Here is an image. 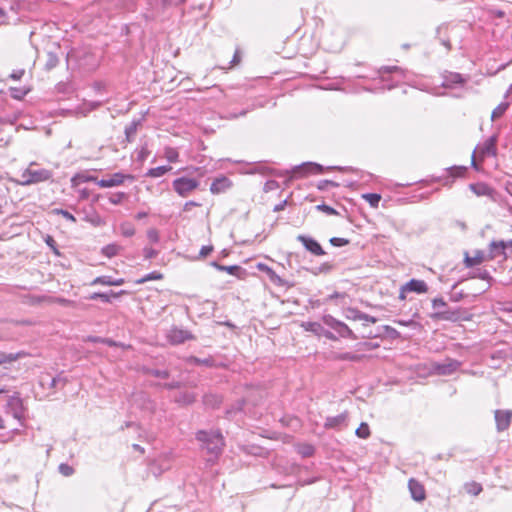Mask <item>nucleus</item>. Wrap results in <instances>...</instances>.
<instances>
[{"label": "nucleus", "instance_id": "ddd939ff", "mask_svg": "<svg viewBox=\"0 0 512 512\" xmlns=\"http://www.w3.org/2000/svg\"><path fill=\"white\" fill-rule=\"evenodd\" d=\"M126 179H133V176L121 172H116L106 179H100L97 181V185L101 188L116 187L123 184Z\"/></svg>", "mask_w": 512, "mask_h": 512}, {"label": "nucleus", "instance_id": "412c9836", "mask_svg": "<svg viewBox=\"0 0 512 512\" xmlns=\"http://www.w3.org/2000/svg\"><path fill=\"white\" fill-rule=\"evenodd\" d=\"M509 246L508 242L503 240L501 241H493L490 244V254L491 258H496L498 256H505V249Z\"/></svg>", "mask_w": 512, "mask_h": 512}, {"label": "nucleus", "instance_id": "2eb2a0df", "mask_svg": "<svg viewBox=\"0 0 512 512\" xmlns=\"http://www.w3.org/2000/svg\"><path fill=\"white\" fill-rule=\"evenodd\" d=\"M512 412L510 410H496L495 421L498 431L508 429L511 423Z\"/></svg>", "mask_w": 512, "mask_h": 512}, {"label": "nucleus", "instance_id": "680f3d73", "mask_svg": "<svg viewBox=\"0 0 512 512\" xmlns=\"http://www.w3.org/2000/svg\"><path fill=\"white\" fill-rule=\"evenodd\" d=\"M361 321H363V325L365 326L367 323H376L377 319L374 316L368 315L366 313H362Z\"/></svg>", "mask_w": 512, "mask_h": 512}, {"label": "nucleus", "instance_id": "c85d7f7f", "mask_svg": "<svg viewBox=\"0 0 512 512\" xmlns=\"http://www.w3.org/2000/svg\"><path fill=\"white\" fill-rule=\"evenodd\" d=\"M171 169H172L171 166H158V167L149 169L146 173V176L152 177V178L161 177L164 174H166L168 171H170Z\"/></svg>", "mask_w": 512, "mask_h": 512}, {"label": "nucleus", "instance_id": "de8ad7c7", "mask_svg": "<svg viewBox=\"0 0 512 512\" xmlns=\"http://www.w3.org/2000/svg\"><path fill=\"white\" fill-rule=\"evenodd\" d=\"M272 172H273V170L271 168H269V167H267L266 165H263V164L256 165L250 171V173H261V174H270Z\"/></svg>", "mask_w": 512, "mask_h": 512}, {"label": "nucleus", "instance_id": "5fc2aeb1", "mask_svg": "<svg viewBox=\"0 0 512 512\" xmlns=\"http://www.w3.org/2000/svg\"><path fill=\"white\" fill-rule=\"evenodd\" d=\"M185 0H154L155 5H161L163 7L172 5V4H180Z\"/></svg>", "mask_w": 512, "mask_h": 512}, {"label": "nucleus", "instance_id": "393cba45", "mask_svg": "<svg viewBox=\"0 0 512 512\" xmlns=\"http://www.w3.org/2000/svg\"><path fill=\"white\" fill-rule=\"evenodd\" d=\"M26 354L24 352H17V353H5L0 352V365L14 362L22 357H24Z\"/></svg>", "mask_w": 512, "mask_h": 512}, {"label": "nucleus", "instance_id": "37998d69", "mask_svg": "<svg viewBox=\"0 0 512 512\" xmlns=\"http://www.w3.org/2000/svg\"><path fill=\"white\" fill-rule=\"evenodd\" d=\"M147 373L151 376L167 379L170 375L168 370H160V369H150L147 371Z\"/></svg>", "mask_w": 512, "mask_h": 512}, {"label": "nucleus", "instance_id": "f3484780", "mask_svg": "<svg viewBox=\"0 0 512 512\" xmlns=\"http://www.w3.org/2000/svg\"><path fill=\"white\" fill-rule=\"evenodd\" d=\"M231 186V180L226 176H221L211 183L210 191L212 194H220L226 192Z\"/></svg>", "mask_w": 512, "mask_h": 512}, {"label": "nucleus", "instance_id": "69168bd1", "mask_svg": "<svg viewBox=\"0 0 512 512\" xmlns=\"http://www.w3.org/2000/svg\"><path fill=\"white\" fill-rule=\"evenodd\" d=\"M60 383L62 384V386H64V385H65V383H66V381H65L63 378L59 377V376H58V377H55V378H53V379L51 380V386H52V387H54V388L58 387V385H59Z\"/></svg>", "mask_w": 512, "mask_h": 512}, {"label": "nucleus", "instance_id": "e433bc0d", "mask_svg": "<svg viewBox=\"0 0 512 512\" xmlns=\"http://www.w3.org/2000/svg\"><path fill=\"white\" fill-rule=\"evenodd\" d=\"M508 108V104L507 103H501L499 104L493 111H492V114H491V119L494 121L498 118H500L504 113L505 111L507 110Z\"/></svg>", "mask_w": 512, "mask_h": 512}, {"label": "nucleus", "instance_id": "c9c22d12", "mask_svg": "<svg viewBox=\"0 0 512 512\" xmlns=\"http://www.w3.org/2000/svg\"><path fill=\"white\" fill-rule=\"evenodd\" d=\"M355 433L359 438L367 439L370 436V428L367 423L363 422L356 429Z\"/></svg>", "mask_w": 512, "mask_h": 512}, {"label": "nucleus", "instance_id": "0eeeda50", "mask_svg": "<svg viewBox=\"0 0 512 512\" xmlns=\"http://www.w3.org/2000/svg\"><path fill=\"white\" fill-rule=\"evenodd\" d=\"M461 367V362L456 359L446 358L442 362L432 364L433 371L438 375H451Z\"/></svg>", "mask_w": 512, "mask_h": 512}, {"label": "nucleus", "instance_id": "e2e57ef3", "mask_svg": "<svg viewBox=\"0 0 512 512\" xmlns=\"http://www.w3.org/2000/svg\"><path fill=\"white\" fill-rule=\"evenodd\" d=\"M163 387L168 389V390H173V389H177V388L182 387V383L179 382V381H172V382H169V383H165L163 385Z\"/></svg>", "mask_w": 512, "mask_h": 512}, {"label": "nucleus", "instance_id": "c03bdc74", "mask_svg": "<svg viewBox=\"0 0 512 512\" xmlns=\"http://www.w3.org/2000/svg\"><path fill=\"white\" fill-rule=\"evenodd\" d=\"M126 197H127L126 193L117 192V193L112 194L109 197V202L111 204L117 205V204H120Z\"/></svg>", "mask_w": 512, "mask_h": 512}, {"label": "nucleus", "instance_id": "6e6d98bb", "mask_svg": "<svg viewBox=\"0 0 512 512\" xmlns=\"http://www.w3.org/2000/svg\"><path fill=\"white\" fill-rule=\"evenodd\" d=\"M55 212L59 215H62L68 221L76 222V218L67 210L56 209Z\"/></svg>", "mask_w": 512, "mask_h": 512}, {"label": "nucleus", "instance_id": "2f4dec72", "mask_svg": "<svg viewBox=\"0 0 512 512\" xmlns=\"http://www.w3.org/2000/svg\"><path fill=\"white\" fill-rule=\"evenodd\" d=\"M464 488H465V491L468 493V494H471V495H478L480 494V492L482 491V486L481 484L477 483V482H468L464 485Z\"/></svg>", "mask_w": 512, "mask_h": 512}, {"label": "nucleus", "instance_id": "bb28decb", "mask_svg": "<svg viewBox=\"0 0 512 512\" xmlns=\"http://www.w3.org/2000/svg\"><path fill=\"white\" fill-rule=\"evenodd\" d=\"M379 73L383 80H386L385 74H390V73L397 74L399 79L404 77V70L398 66H383L380 68Z\"/></svg>", "mask_w": 512, "mask_h": 512}, {"label": "nucleus", "instance_id": "39448f33", "mask_svg": "<svg viewBox=\"0 0 512 512\" xmlns=\"http://www.w3.org/2000/svg\"><path fill=\"white\" fill-rule=\"evenodd\" d=\"M323 323L333 330H335L341 337L356 340L357 336L354 332L342 321L337 320L332 315H324L322 317Z\"/></svg>", "mask_w": 512, "mask_h": 512}, {"label": "nucleus", "instance_id": "a211bd4d", "mask_svg": "<svg viewBox=\"0 0 512 512\" xmlns=\"http://www.w3.org/2000/svg\"><path fill=\"white\" fill-rule=\"evenodd\" d=\"M404 291L424 294L428 291V285L424 280L411 279L404 284Z\"/></svg>", "mask_w": 512, "mask_h": 512}, {"label": "nucleus", "instance_id": "b1692460", "mask_svg": "<svg viewBox=\"0 0 512 512\" xmlns=\"http://www.w3.org/2000/svg\"><path fill=\"white\" fill-rule=\"evenodd\" d=\"M203 403L207 407L217 408L222 403V398L217 394H206L203 397Z\"/></svg>", "mask_w": 512, "mask_h": 512}, {"label": "nucleus", "instance_id": "052dcab7", "mask_svg": "<svg viewBox=\"0 0 512 512\" xmlns=\"http://www.w3.org/2000/svg\"><path fill=\"white\" fill-rule=\"evenodd\" d=\"M27 92L28 91H26V90L13 88L12 89V97L15 99H21L22 97H24L27 94Z\"/></svg>", "mask_w": 512, "mask_h": 512}, {"label": "nucleus", "instance_id": "13d9d810", "mask_svg": "<svg viewBox=\"0 0 512 512\" xmlns=\"http://www.w3.org/2000/svg\"><path fill=\"white\" fill-rule=\"evenodd\" d=\"M213 251V246L212 245H205V246H202V248L200 249V252H199V257L200 258H205L207 257L211 252Z\"/></svg>", "mask_w": 512, "mask_h": 512}, {"label": "nucleus", "instance_id": "6ab92c4d", "mask_svg": "<svg viewBox=\"0 0 512 512\" xmlns=\"http://www.w3.org/2000/svg\"><path fill=\"white\" fill-rule=\"evenodd\" d=\"M126 294L125 290L119 292L110 291L109 293L94 292L88 296L89 300H101L104 303H111L113 299Z\"/></svg>", "mask_w": 512, "mask_h": 512}, {"label": "nucleus", "instance_id": "6e6552de", "mask_svg": "<svg viewBox=\"0 0 512 512\" xmlns=\"http://www.w3.org/2000/svg\"><path fill=\"white\" fill-rule=\"evenodd\" d=\"M324 168L314 162H306L301 165H297L292 169V177H304L310 174H321Z\"/></svg>", "mask_w": 512, "mask_h": 512}, {"label": "nucleus", "instance_id": "c756f323", "mask_svg": "<svg viewBox=\"0 0 512 512\" xmlns=\"http://www.w3.org/2000/svg\"><path fill=\"white\" fill-rule=\"evenodd\" d=\"M364 355L354 354L351 352L339 353L335 358L341 361L359 362L363 359Z\"/></svg>", "mask_w": 512, "mask_h": 512}, {"label": "nucleus", "instance_id": "f704fd0d", "mask_svg": "<svg viewBox=\"0 0 512 512\" xmlns=\"http://www.w3.org/2000/svg\"><path fill=\"white\" fill-rule=\"evenodd\" d=\"M121 234L125 237H132L135 234V228L133 224L129 222L121 223L120 225Z\"/></svg>", "mask_w": 512, "mask_h": 512}, {"label": "nucleus", "instance_id": "a878e982", "mask_svg": "<svg viewBox=\"0 0 512 512\" xmlns=\"http://www.w3.org/2000/svg\"><path fill=\"white\" fill-rule=\"evenodd\" d=\"M483 261V253L481 251H477L475 256L471 257L468 253H465L464 263L467 268H471L476 266Z\"/></svg>", "mask_w": 512, "mask_h": 512}, {"label": "nucleus", "instance_id": "20e7f679", "mask_svg": "<svg viewBox=\"0 0 512 512\" xmlns=\"http://www.w3.org/2000/svg\"><path fill=\"white\" fill-rule=\"evenodd\" d=\"M199 184L198 180L188 177H179L172 182L174 191L181 197H188Z\"/></svg>", "mask_w": 512, "mask_h": 512}, {"label": "nucleus", "instance_id": "f257e3e1", "mask_svg": "<svg viewBox=\"0 0 512 512\" xmlns=\"http://www.w3.org/2000/svg\"><path fill=\"white\" fill-rule=\"evenodd\" d=\"M196 439L200 447L208 454L207 462L214 464L221 455L225 445L223 435L219 430H199Z\"/></svg>", "mask_w": 512, "mask_h": 512}, {"label": "nucleus", "instance_id": "8fccbe9b", "mask_svg": "<svg viewBox=\"0 0 512 512\" xmlns=\"http://www.w3.org/2000/svg\"><path fill=\"white\" fill-rule=\"evenodd\" d=\"M45 243L52 249V251L54 252V254L56 255H60L58 249H57V244H56V241L54 240V238L50 235H47L45 237Z\"/></svg>", "mask_w": 512, "mask_h": 512}, {"label": "nucleus", "instance_id": "49530a36", "mask_svg": "<svg viewBox=\"0 0 512 512\" xmlns=\"http://www.w3.org/2000/svg\"><path fill=\"white\" fill-rule=\"evenodd\" d=\"M165 157L171 163L177 162L178 152L174 148H167L165 150Z\"/></svg>", "mask_w": 512, "mask_h": 512}, {"label": "nucleus", "instance_id": "dca6fc26", "mask_svg": "<svg viewBox=\"0 0 512 512\" xmlns=\"http://www.w3.org/2000/svg\"><path fill=\"white\" fill-rule=\"evenodd\" d=\"M348 413L343 412L337 416L327 417L324 423L326 429H341L347 425Z\"/></svg>", "mask_w": 512, "mask_h": 512}, {"label": "nucleus", "instance_id": "a18cd8bd", "mask_svg": "<svg viewBox=\"0 0 512 512\" xmlns=\"http://www.w3.org/2000/svg\"><path fill=\"white\" fill-rule=\"evenodd\" d=\"M58 470L59 472L63 475V476H66V477H69L71 475L74 474V469L72 466L66 464V463H61L58 467Z\"/></svg>", "mask_w": 512, "mask_h": 512}, {"label": "nucleus", "instance_id": "5701e85b", "mask_svg": "<svg viewBox=\"0 0 512 512\" xmlns=\"http://www.w3.org/2000/svg\"><path fill=\"white\" fill-rule=\"evenodd\" d=\"M211 265L216 268L218 271H225L230 275L239 276V273L242 271V268L238 265L225 266L219 264L216 261H213Z\"/></svg>", "mask_w": 512, "mask_h": 512}, {"label": "nucleus", "instance_id": "cd10ccee", "mask_svg": "<svg viewBox=\"0 0 512 512\" xmlns=\"http://www.w3.org/2000/svg\"><path fill=\"white\" fill-rule=\"evenodd\" d=\"M139 125L140 120H134L125 127V135L128 142H131L134 139Z\"/></svg>", "mask_w": 512, "mask_h": 512}, {"label": "nucleus", "instance_id": "58836bf2", "mask_svg": "<svg viewBox=\"0 0 512 512\" xmlns=\"http://www.w3.org/2000/svg\"><path fill=\"white\" fill-rule=\"evenodd\" d=\"M362 313L360 310L358 309H354V308H349L347 309L346 311V318L348 320H354V321H361V318H362Z\"/></svg>", "mask_w": 512, "mask_h": 512}, {"label": "nucleus", "instance_id": "774afa93", "mask_svg": "<svg viewBox=\"0 0 512 512\" xmlns=\"http://www.w3.org/2000/svg\"><path fill=\"white\" fill-rule=\"evenodd\" d=\"M24 72L25 71L23 69L13 71V73L10 75V78H12L14 80H20L22 78V76L24 75Z\"/></svg>", "mask_w": 512, "mask_h": 512}, {"label": "nucleus", "instance_id": "473e14b6", "mask_svg": "<svg viewBox=\"0 0 512 512\" xmlns=\"http://www.w3.org/2000/svg\"><path fill=\"white\" fill-rule=\"evenodd\" d=\"M373 208H377L381 200V195L377 193H366L362 196Z\"/></svg>", "mask_w": 512, "mask_h": 512}, {"label": "nucleus", "instance_id": "3c124183", "mask_svg": "<svg viewBox=\"0 0 512 512\" xmlns=\"http://www.w3.org/2000/svg\"><path fill=\"white\" fill-rule=\"evenodd\" d=\"M330 243L335 247H341L347 245L349 243V240L345 238L332 237L330 239Z\"/></svg>", "mask_w": 512, "mask_h": 512}, {"label": "nucleus", "instance_id": "72a5a7b5", "mask_svg": "<svg viewBox=\"0 0 512 512\" xmlns=\"http://www.w3.org/2000/svg\"><path fill=\"white\" fill-rule=\"evenodd\" d=\"M302 327L306 331H310V332H313L315 334H321L322 331H323V327L318 322H311V321L305 322V323L302 324Z\"/></svg>", "mask_w": 512, "mask_h": 512}, {"label": "nucleus", "instance_id": "bf43d9fd", "mask_svg": "<svg viewBox=\"0 0 512 512\" xmlns=\"http://www.w3.org/2000/svg\"><path fill=\"white\" fill-rule=\"evenodd\" d=\"M300 453L305 456V457H309L311 455H313L314 453V448L313 446L311 445H304L301 449H300Z\"/></svg>", "mask_w": 512, "mask_h": 512}, {"label": "nucleus", "instance_id": "4468645a", "mask_svg": "<svg viewBox=\"0 0 512 512\" xmlns=\"http://www.w3.org/2000/svg\"><path fill=\"white\" fill-rule=\"evenodd\" d=\"M408 488L411 497L416 502H422L426 499V491L424 486L416 479L411 478L408 481Z\"/></svg>", "mask_w": 512, "mask_h": 512}, {"label": "nucleus", "instance_id": "4be33fe9", "mask_svg": "<svg viewBox=\"0 0 512 512\" xmlns=\"http://www.w3.org/2000/svg\"><path fill=\"white\" fill-rule=\"evenodd\" d=\"M197 395L193 392H180L176 398L175 402H177L180 405H190L196 401Z\"/></svg>", "mask_w": 512, "mask_h": 512}, {"label": "nucleus", "instance_id": "0e129e2a", "mask_svg": "<svg viewBox=\"0 0 512 512\" xmlns=\"http://www.w3.org/2000/svg\"><path fill=\"white\" fill-rule=\"evenodd\" d=\"M198 206H201V204L196 201H192V200L187 201L183 206V211L187 212V211H190L192 207H198Z\"/></svg>", "mask_w": 512, "mask_h": 512}, {"label": "nucleus", "instance_id": "1a4fd4ad", "mask_svg": "<svg viewBox=\"0 0 512 512\" xmlns=\"http://www.w3.org/2000/svg\"><path fill=\"white\" fill-rule=\"evenodd\" d=\"M297 240L304 246L306 251L314 256H323L326 253L320 243L310 236L300 234L297 236Z\"/></svg>", "mask_w": 512, "mask_h": 512}, {"label": "nucleus", "instance_id": "864d4df0", "mask_svg": "<svg viewBox=\"0 0 512 512\" xmlns=\"http://www.w3.org/2000/svg\"><path fill=\"white\" fill-rule=\"evenodd\" d=\"M143 254L145 259H153L158 255V251L150 247H145L143 249Z\"/></svg>", "mask_w": 512, "mask_h": 512}, {"label": "nucleus", "instance_id": "603ef678", "mask_svg": "<svg viewBox=\"0 0 512 512\" xmlns=\"http://www.w3.org/2000/svg\"><path fill=\"white\" fill-rule=\"evenodd\" d=\"M58 64V58L55 54L53 53H49L48 54V60H47V63H46V67L48 69H52L54 67H56Z\"/></svg>", "mask_w": 512, "mask_h": 512}, {"label": "nucleus", "instance_id": "4d7b16f0", "mask_svg": "<svg viewBox=\"0 0 512 512\" xmlns=\"http://www.w3.org/2000/svg\"><path fill=\"white\" fill-rule=\"evenodd\" d=\"M317 209L320 210V211L325 212L328 215H335V214H337V211L333 207H330V206H328L326 204L318 205Z\"/></svg>", "mask_w": 512, "mask_h": 512}, {"label": "nucleus", "instance_id": "f8f14e48", "mask_svg": "<svg viewBox=\"0 0 512 512\" xmlns=\"http://www.w3.org/2000/svg\"><path fill=\"white\" fill-rule=\"evenodd\" d=\"M257 269L261 272H264L268 276L269 280L276 286L286 288L293 286V284H290L288 281L281 278L271 267L264 263H258Z\"/></svg>", "mask_w": 512, "mask_h": 512}, {"label": "nucleus", "instance_id": "9d476101", "mask_svg": "<svg viewBox=\"0 0 512 512\" xmlns=\"http://www.w3.org/2000/svg\"><path fill=\"white\" fill-rule=\"evenodd\" d=\"M167 339L171 344L178 345L194 339V336L188 330L172 327L167 333Z\"/></svg>", "mask_w": 512, "mask_h": 512}, {"label": "nucleus", "instance_id": "9b49d317", "mask_svg": "<svg viewBox=\"0 0 512 512\" xmlns=\"http://www.w3.org/2000/svg\"><path fill=\"white\" fill-rule=\"evenodd\" d=\"M468 77H464L462 74L457 72H446L443 75L442 86L444 88L453 89L459 86H463L467 83Z\"/></svg>", "mask_w": 512, "mask_h": 512}, {"label": "nucleus", "instance_id": "338daca9", "mask_svg": "<svg viewBox=\"0 0 512 512\" xmlns=\"http://www.w3.org/2000/svg\"><path fill=\"white\" fill-rule=\"evenodd\" d=\"M190 362L195 363V364L208 365L210 363V360L209 359H199V358H196V357H191L190 358Z\"/></svg>", "mask_w": 512, "mask_h": 512}, {"label": "nucleus", "instance_id": "423d86ee", "mask_svg": "<svg viewBox=\"0 0 512 512\" xmlns=\"http://www.w3.org/2000/svg\"><path fill=\"white\" fill-rule=\"evenodd\" d=\"M431 317L436 320H444L457 322L461 320H468L467 312L461 308L451 309L448 308L446 310H438L434 312Z\"/></svg>", "mask_w": 512, "mask_h": 512}, {"label": "nucleus", "instance_id": "7ed1b4c3", "mask_svg": "<svg viewBox=\"0 0 512 512\" xmlns=\"http://www.w3.org/2000/svg\"><path fill=\"white\" fill-rule=\"evenodd\" d=\"M496 144H497V136L492 135L491 137L486 139L482 144L478 145L472 154V162H471L472 166L474 168H477V164H476V160H475L476 153H478V155L481 158L489 157V156H496V154H497Z\"/></svg>", "mask_w": 512, "mask_h": 512}, {"label": "nucleus", "instance_id": "ea45409f", "mask_svg": "<svg viewBox=\"0 0 512 512\" xmlns=\"http://www.w3.org/2000/svg\"><path fill=\"white\" fill-rule=\"evenodd\" d=\"M466 170L467 168L465 166H453L448 169L450 175L453 178L462 177L465 174Z\"/></svg>", "mask_w": 512, "mask_h": 512}, {"label": "nucleus", "instance_id": "a19ab883", "mask_svg": "<svg viewBox=\"0 0 512 512\" xmlns=\"http://www.w3.org/2000/svg\"><path fill=\"white\" fill-rule=\"evenodd\" d=\"M158 279H162V274L157 271H153V272L145 275L143 278L137 280L136 282L138 284H142V283H145L150 280H158Z\"/></svg>", "mask_w": 512, "mask_h": 512}, {"label": "nucleus", "instance_id": "09e8293b", "mask_svg": "<svg viewBox=\"0 0 512 512\" xmlns=\"http://www.w3.org/2000/svg\"><path fill=\"white\" fill-rule=\"evenodd\" d=\"M147 238L152 243H158L160 240L159 233L156 229L151 228L147 231Z\"/></svg>", "mask_w": 512, "mask_h": 512}, {"label": "nucleus", "instance_id": "aec40b11", "mask_svg": "<svg viewBox=\"0 0 512 512\" xmlns=\"http://www.w3.org/2000/svg\"><path fill=\"white\" fill-rule=\"evenodd\" d=\"M124 279L123 278H119V279H114L113 277L111 276H108V275H103V276H99V277H96L91 283L90 285L91 286H95V285H105V286H120V285H123L124 284Z\"/></svg>", "mask_w": 512, "mask_h": 512}, {"label": "nucleus", "instance_id": "79ce46f5", "mask_svg": "<svg viewBox=\"0 0 512 512\" xmlns=\"http://www.w3.org/2000/svg\"><path fill=\"white\" fill-rule=\"evenodd\" d=\"M432 307L437 312L438 310H446L448 309L447 303L443 298H434L432 300Z\"/></svg>", "mask_w": 512, "mask_h": 512}, {"label": "nucleus", "instance_id": "f03ea898", "mask_svg": "<svg viewBox=\"0 0 512 512\" xmlns=\"http://www.w3.org/2000/svg\"><path fill=\"white\" fill-rule=\"evenodd\" d=\"M53 176L51 170L39 168L36 162H31L20 174V179L15 183L20 186H30L49 181Z\"/></svg>", "mask_w": 512, "mask_h": 512}, {"label": "nucleus", "instance_id": "4c0bfd02", "mask_svg": "<svg viewBox=\"0 0 512 512\" xmlns=\"http://www.w3.org/2000/svg\"><path fill=\"white\" fill-rule=\"evenodd\" d=\"M118 250H119V247L117 245L109 244V245H106L105 247H103L102 253L105 256L111 258L118 254Z\"/></svg>", "mask_w": 512, "mask_h": 512}, {"label": "nucleus", "instance_id": "7c9ffc66", "mask_svg": "<svg viewBox=\"0 0 512 512\" xmlns=\"http://www.w3.org/2000/svg\"><path fill=\"white\" fill-rule=\"evenodd\" d=\"M470 189L478 196L489 195L491 189L486 184H471Z\"/></svg>", "mask_w": 512, "mask_h": 512}]
</instances>
